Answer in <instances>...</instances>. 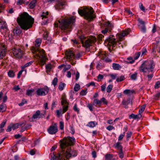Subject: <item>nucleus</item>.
Segmentation results:
<instances>
[{"label": "nucleus", "instance_id": "11", "mask_svg": "<svg viewBox=\"0 0 160 160\" xmlns=\"http://www.w3.org/2000/svg\"><path fill=\"white\" fill-rule=\"evenodd\" d=\"M58 124L54 123L51 125L47 129L48 133L51 135L55 134L58 131Z\"/></svg>", "mask_w": 160, "mask_h": 160}, {"label": "nucleus", "instance_id": "32", "mask_svg": "<svg viewBox=\"0 0 160 160\" xmlns=\"http://www.w3.org/2000/svg\"><path fill=\"white\" fill-rule=\"evenodd\" d=\"M34 89H33L28 90L27 91L26 94L29 96H31L32 95V93L34 92Z\"/></svg>", "mask_w": 160, "mask_h": 160}, {"label": "nucleus", "instance_id": "13", "mask_svg": "<svg viewBox=\"0 0 160 160\" xmlns=\"http://www.w3.org/2000/svg\"><path fill=\"white\" fill-rule=\"evenodd\" d=\"M130 31V29H127L123 31L120 34H117L116 35L117 38L118 39L119 41H122L124 39V37L128 34Z\"/></svg>", "mask_w": 160, "mask_h": 160}, {"label": "nucleus", "instance_id": "16", "mask_svg": "<svg viewBox=\"0 0 160 160\" xmlns=\"http://www.w3.org/2000/svg\"><path fill=\"white\" fill-rule=\"evenodd\" d=\"M50 17V16L49 15L48 12H43L41 16L42 19L43 20V21L42 22V24H46L49 21L48 18Z\"/></svg>", "mask_w": 160, "mask_h": 160}, {"label": "nucleus", "instance_id": "24", "mask_svg": "<svg viewBox=\"0 0 160 160\" xmlns=\"http://www.w3.org/2000/svg\"><path fill=\"white\" fill-rule=\"evenodd\" d=\"M130 102V99L128 98L127 100H123L122 101V104L125 106V107L126 108H128V105Z\"/></svg>", "mask_w": 160, "mask_h": 160}, {"label": "nucleus", "instance_id": "23", "mask_svg": "<svg viewBox=\"0 0 160 160\" xmlns=\"http://www.w3.org/2000/svg\"><path fill=\"white\" fill-rule=\"evenodd\" d=\"M37 1L36 0H32L30 3L29 4L28 6L29 8L31 9H32L34 8L37 3Z\"/></svg>", "mask_w": 160, "mask_h": 160}, {"label": "nucleus", "instance_id": "43", "mask_svg": "<svg viewBox=\"0 0 160 160\" xmlns=\"http://www.w3.org/2000/svg\"><path fill=\"white\" fill-rule=\"evenodd\" d=\"M139 6L141 10L144 12H146L147 10H146L145 8L143 6V4L142 3H139Z\"/></svg>", "mask_w": 160, "mask_h": 160}, {"label": "nucleus", "instance_id": "64", "mask_svg": "<svg viewBox=\"0 0 160 160\" xmlns=\"http://www.w3.org/2000/svg\"><path fill=\"white\" fill-rule=\"evenodd\" d=\"M13 89L15 90V91H17L20 89L19 86H15L13 88Z\"/></svg>", "mask_w": 160, "mask_h": 160}, {"label": "nucleus", "instance_id": "44", "mask_svg": "<svg viewBox=\"0 0 160 160\" xmlns=\"http://www.w3.org/2000/svg\"><path fill=\"white\" fill-rule=\"evenodd\" d=\"M124 79V77L123 76H121L119 78H118L116 79V81L118 82L122 81Z\"/></svg>", "mask_w": 160, "mask_h": 160}, {"label": "nucleus", "instance_id": "47", "mask_svg": "<svg viewBox=\"0 0 160 160\" xmlns=\"http://www.w3.org/2000/svg\"><path fill=\"white\" fill-rule=\"evenodd\" d=\"M65 84L64 83H62L59 85L58 88L61 91L62 90L64 87H65Z\"/></svg>", "mask_w": 160, "mask_h": 160}, {"label": "nucleus", "instance_id": "21", "mask_svg": "<svg viewBox=\"0 0 160 160\" xmlns=\"http://www.w3.org/2000/svg\"><path fill=\"white\" fill-rule=\"evenodd\" d=\"M135 92L134 90H130L127 89L124 90L123 92V93L126 95H127L129 96H131L133 93H134Z\"/></svg>", "mask_w": 160, "mask_h": 160}, {"label": "nucleus", "instance_id": "10", "mask_svg": "<svg viewBox=\"0 0 160 160\" xmlns=\"http://www.w3.org/2000/svg\"><path fill=\"white\" fill-rule=\"evenodd\" d=\"M49 90L47 86L40 88L37 89L36 93L38 96H45L48 93Z\"/></svg>", "mask_w": 160, "mask_h": 160}, {"label": "nucleus", "instance_id": "57", "mask_svg": "<svg viewBox=\"0 0 160 160\" xmlns=\"http://www.w3.org/2000/svg\"><path fill=\"white\" fill-rule=\"evenodd\" d=\"M119 157L122 158L123 157V154L122 152V150H120L119 152Z\"/></svg>", "mask_w": 160, "mask_h": 160}, {"label": "nucleus", "instance_id": "9", "mask_svg": "<svg viewBox=\"0 0 160 160\" xmlns=\"http://www.w3.org/2000/svg\"><path fill=\"white\" fill-rule=\"evenodd\" d=\"M105 40L106 42L108 43V45L112 47V48L115 47L117 44V43H118L119 44H120L119 42H117V41L113 35L109 36V37L106 39Z\"/></svg>", "mask_w": 160, "mask_h": 160}, {"label": "nucleus", "instance_id": "14", "mask_svg": "<svg viewBox=\"0 0 160 160\" xmlns=\"http://www.w3.org/2000/svg\"><path fill=\"white\" fill-rule=\"evenodd\" d=\"M105 29L101 32L104 34H105L108 32H110L113 28V25L109 22H106L104 24Z\"/></svg>", "mask_w": 160, "mask_h": 160}, {"label": "nucleus", "instance_id": "26", "mask_svg": "<svg viewBox=\"0 0 160 160\" xmlns=\"http://www.w3.org/2000/svg\"><path fill=\"white\" fill-rule=\"evenodd\" d=\"M93 104L95 105L96 106H98V107H100L101 105L100 100L97 99H94L93 101Z\"/></svg>", "mask_w": 160, "mask_h": 160}, {"label": "nucleus", "instance_id": "18", "mask_svg": "<svg viewBox=\"0 0 160 160\" xmlns=\"http://www.w3.org/2000/svg\"><path fill=\"white\" fill-rule=\"evenodd\" d=\"M66 55L68 59H72L74 58L73 52L70 49L67 50L66 52Z\"/></svg>", "mask_w": 160, "mask_h": 160}, {"label": "nucleus", "instance_id": "42", "mask_svg": "<svg viewBox=\"0 0 160 160\" xmlns=\"http://www.w3.org/2000/svg\"><path fill=\"white\" fill-rule=\"evenodd\" d=\"M97 38L100 41L104 40V36L102 35V34H100L99 35L97 36Z\"/></svg>", "mask_w": 160, "mask_h": 160}, {"label": "nucleus", "instance_id": "58", "mask_svg": "<svg viewBox=\"0 0 160 160\" xmlns=\"http://www.w3.org/2000/svg\"><path fill=\"white\" fill-rule=\"evenodd\" d=\"M112 79H115L117 77V75L116 74H110L109 75Z\"/></svg>", "mask_w": 160, "mask_h": 160}, {"label": "nucleus", "instance_id": "37", "mask_svg": "<svg viewBox=\"0 0 160 160\" xmlns=\"http://www.w3.org/2000/svg\"><path fill=\"white\" fill-rule=\"evenodd\" d=\"M139 27L142 32H146V28L145 25H139Z\"/></svg>", "mask_w": 160, "mask_h": 160}, {"label": "nucleus", "instance_id": "7", "mask_svg": "<svg viewBox=\"0 0 160 160\" xmlns=\"http://www.w3.org/2000/svg\"><path fill=\"white\" fill-rule=\"evenodd\" d=\"M155 65L153 61H145L142 63L140 67V71L144 73L152 72L154 68Z\"/></svg>", "mask_w": 160, "mask_h": 160}, {"label": "nucleus", "instance_id": "45", "mask_svg": "<svg viewBox=\"0 0 160 160\" xmlns=\"http://www.w3.org/2000/svg\"><path fill=\"white\" fill-rule=\"evenodd\" d=\"M71 68V66L70 65H68L67 66H66L65 67L63 68L62 72H64L68 70L69 69Z\"/></svg>", "mask_w": 160, "mask_h": 160}, {"label": "nucleus", "instance_id": "1", "mask_svg": "<svg viewBox=\"0 0 160 160\" xmlns=\"http://www.w3.org/2000/svg\"><path fill=\"white\" fill-rule=\"evenodd\" d=\"M42 40L40 38H37L35 42L34 46H32L31 50L32 52L35 54V57L38 59V63L41 65H43L45 63L46 60L48 59L46 58L45 51L42 49H38V47H39L41 43Z\"/></svg>", "mask_w": 160, "mask_h": 160}, {"label": "nucleus", "instance_id": "39", "mask_svg": "<svg viewBox=\"0 0 160 160\" xmlns=\"http://www.w3.org/2000/svg\"><path fill=\"white\" fill-rule=\"evenodd\" d=\"M145 104L143 105L139 110V113L141 114L144 110L146 107Z\"/></svg>", "mask_w": 160, "mask_h": 160}, {"label": "nucleus", "instance_id": "19", "mask_svg": "<svg viewBox=\"0 0 160 160\" xmlns=\"http://www.w3.org/2000/svg\"><path fill=\"white\" fill-rule=\"evenodd\" d=\"M26 124L25 122L17 123L14 124L11 123L10 124L12 127V128L14 130L19 127V126H24Z\"/></svg>", "mask_w": 160, "mask_h": 160}, {"label": "nucleus", "instance_id": "34", "mask_svg": "<svg viewBox=\"0 0 160 160\" xmlns=\"http://www.w3.org/2000/svg\"><path fill=\"white\" fill-rule=\"evenodd\" d=\"M33 61H30L27 63H26V64L24 65L23 66H22L21 67V69H24L25 68L28 67V66H30L31 65V64L33 63Z\"/></svg>", "mask_w": 160, "mask_h": 160}, {"label": "nucleus", "instance_id": "51", "mask_svg": "<svg viewBox=\"0 0 160 160\" xmlns=\"http://www.w3.org/2000/svg\"><path fill=\"white\" fill-rule=\"evenodd\" d=\"M63 106V113H64L66 112L67 111L68 108V105Z\"/></svg>", "mask_w": 160, "mask_h": 160}, {"label": "nucleus", "instance_id": "30", "mask_svg": "<svg viewBox=\"0 0 160 160\" xmlns=\"http://www.w3.org/2000/svg\"><path fill=\"white\" fill-rule=\"evenodd\" d=\"M115 148L119 150H122V147L121 144V143L119 142H117L115 145Z\"/></svg>", "mask_w": 160, "mask_h": 160}, {"label": "nucleus", "instance_id": "22", "mask_svg": "<svg viewBox=\"0 0 160 160\" xmlns=\"http://www.w3.org/2000/svg\"><path fill=\"white\" fill-rule=\"evenodd\" d=\"M68 103L67 101L66 96L65 95H63L62 97L61 104L62 105H68Z\"/></svg>", "mask_w": 160, "mask_h": 160}, {"label": "nucleus", "instance_id": "29", "mask_svg": "<svg viewBox=\"0 0 160 160\" xmlns=\"http://www.w3.org/2000/svg\"><path fill=\"white\" fill-rule=\"evenodd\" d=\"M48 33L47 32H45L43 34V38L44 39L48 40V41H50L51 42V38L48 37Z\"/></svg>", "mask_w": 160, "mask_h": 160}, {"label": "nucleus", "instance_id": "50", "mask_svg": "<svg viewBox=\"0 0 160 160\" xmlns=\"http://www.w3.org/2000/svg\"><path fill=\"white\" fill-rule=\"evenodd\" d=\"M26 0H18L17 2V4L21 5L25 3Z\"/></svg>", "mask_w": 160, "mask_h": 160}, {"label": "nucleus", "instance_id": "8", "mask_svg": "<svg viewBox=\"0 0 160 160\" xmlns=\"http://www.w3.org/2000/svg\"><path fill=\"white\" fill-rule=\"evenodd\" d=\"M83 47L86 48H89L92 44L96 41V38L94 37L91 36L89 38H87L83 35H81L79 37Z\"/></svg>", "mask_w": 160, "mask_h": 160}, {"label": "nucleus", "instance_id": "53", "mask_svg": "<svg viewBox=\"0 0 160 160\" xmlns=\"http://www.w3.org/2000/svg\"><path fill=\"white\" fill-rule=\"evenodd\" d=\"M87 92L86 90H82L80 92V95L81 96H84L87 94Z\"/></svg>", "mask_w": 160, "mask_h": 160}, {"label": "nucleus", "instance_id": "12", "mask_svg": "<svg viewBox=\"0 0 160 160\" xmlns=\"http://www.w3.org/2000/svg\"><path fill=\"white\" fill-rule=\"evenodd\" d=\"M42 116H44V115L41 113L40 110H38L32 115V117L29 120L31 122H34L42 118Z\"/></svg>", "mask_w": 160, "mask_h": 160}, {"label": "nucleus", "instance_id": "54", "mask_svg": "<svg viewBox=\"0 0 160 160\" xmlns=\"http://www.w3.org/2000/svg\"><path fill=\"white\" fill-rule=\"evenodd\" d=\"M124 136H125V132H124L123 134H121L119 135V136L118 137V141L122 140V139L123 137H124Z\"/></svg>", "mask_w": 160, "mask_h": 160}, {"label": "nucleus", "instance_id": "62", "mask_svg": "<svg viewBox=\"0 0 160 160\" xmlns=\"http://www.w3.org/2000/svg\"><path fill=\"white\" fill-rule=\"evenodd\" d=\"M160 97V92L157 93L154 96V98L156 100L158 99Z\"/></svg>", "mask_w": 160, "mask_h": 160}, {"label": "nucleus", "instance_id": "49", "mask_svg": "<svg viewBox=\"0 0 160 160\" xmlns=\"http://www.w3.org/2000/svg\"><path fill=\"white\" fill-rule=\"evenodd\" d=\"M64 124L62 121H60L59 122L60 129L61 130H63L64 129Z\"/></svg>", "mask_w": 160, "mask_h": 160}, {"label": "nucleus", "instance_id": "46", "mask_svg": "<svg viewBox=\"0 0 160 160\" xmlns=\"http://www.w3.org/2000/svg\"><path fill=\"white\" fill-rule=\"evenodd\" d=\"M100 101L101 103L102 102H103L104 104L107 105L108 103V102L107 101V100H106L105 98H102L101 99Z\"/></svg>", "mask_w": 160, "mask_h": 160}, {"label": "nucleus", "instance_id": "61", "mask_svg": "<svg viewBox=\"0 0 160 160\" xmlns=\"http://www.w3.org/2000/svg\"><path fill=\"white\" fill-rule=\"evenodd\" d=\"M114 128V127L111 125H109L106 128V129L109 131H111Z\"/></svg>", "mask_w": 160, "mask_h": 160}, {"label": "nucleus", "instance_id": "33", "mask_svg": "<svg viewBox=\"0 0 160 160\" xmlns=\"http://www.w3.org/2000/svg\"><path fill=\"white\" fill-rule=\"evenodd\" d=\"M8 75L9 77L13 78L15 76L14 72L12 70H10L8 72Z\"/></svg>", "mask_w": 160, "mask_h": 160}, {"label": "nucleus", "instance_id": "28", "mask_svg": "<svg viewBox=\"0 0 160 160\" xmlns=\"http://www.w3.org/2000/svg\"><path fill=\"white\" fill-rule=\"evenodd\" d=\"M113 155L112 154H110L109 153H107L105 156V160H111L112 159Z\"/></svg>", "mask_w": 160, "mask_h": 160}, {"label": "nucleus", "instance_id": "35", "mask_svg": "<svg viewBox=\"0 0 160 160\" xmlns=\"http://www.w3.org/2000/svg\"><path fill=\"white\" fill-rule=\"evenodd\" d=\"M138 73L137 72L134 73L130 76L131 78L133 80H136L137 78Z\"/></svg>", "mask_w": 160, "mask_h": 160}, {"label": "nucleus", "instance_id": "38", "mask_svg": "<svg viewBox=\"0 0 160 160\" xmlns=\"http://www.w3.org/2000/svg\"><path fill=\"white\" fill-rule=\"evenodd\" d=\"M6 54V50L4 49L2 51H0V58L2 59L4 56H5Z\"/></svg>", "mask_w": 160, "mask_h": 160}, {"label": "nucleus", "instance_id": "63", "mask_svg": "<svg viewBox=\"0 0 160 160\" xmlns=\"http://www.w3.org/2000/svg\"><path fill=\"white\" fill-rule=\"evenodd\" d=\"M106 89V84H103L101 87V90L103 92L105 91Z\"/></svg>", "mask_w": 160, "mask_h": 160}, {"label": "nucleus", "instance_id": "55", "mask_svg": "<svg viewBox=\"0 0 160 160\" xmlns=\"http://www.w3.org/2000/svg\"><path fill=\"white\" fill-rule=\"evenodd\" d=\"M160 86V82L159 81H158L156 83L155 85L154 86L155 88H158Z\"/></svg>", "mask_w": 160, "mask_h": 160}, {"label": "nucleus", "instance_id": "59", "mask_svg": "<svg viewBox=\"0 0 160 160\" xmlns=\"http://www.w3.org/2000/svg\"><path fill=\"white\" fill-rule=\"evenodd\" d=\"M22 69V70L21 71H19V72H18V73L17 78H20V76L21 75V74H22V72L24 70V69Z\"/></svg>", "mask_w": 160, "mask_h": 160}, {"label": "nucleus", "instance_id": "48", "mask_svg": "<svg viewBox=\"0 0 160 160\" xmlns=\"http://www.w3.org/2000/svg\"><path fill=\"white\" fill-rule=\"evenodd\" d=\"M132 132L131 131H128L126 135L127 140L128 141L129 139V138H130L132 134Z\"/></svg>", "mask_w": 160, "mask_h": 160}, {"label": "nucleus", "instance_id": "40", "mask_svg": "<svg viewBox=\"0 0 160 160\" xmlns=\"http://www.w3.org/2000/svg\"><path fill=\"white\" fill-rule=\"evenodd\" d=\"M113 88V85L111 84L109 85L107 88L106 90L108 92H110Z\"/></svg>", "mask_w": 160, "mask_h": 160}, {"label": "nucleus", "instance_id": "5", "mask_svg": "<svg viewBox=\"0 0 160 160\" xmlns=\"http://www.w3.org/2000/svg\"><path fill=\"white\" fill-rule=\"evenodd\" d=\"M79 14L81 16L89 20H91L95 18V16L93 14L94 11L91 7H84L79 8L78 10Z\"/></svg>", "mask_w": 160, "mask_h": 160}, {"label": "nucleus", "instance_id": "15", "mask_svg": "<svg viewBox=\"0 0 160 160\" xmlns=\"http://www.w3.org/2000/svg\"><path fill=\"white\" fill-rule=\"evenodd\" d=\"M12 52L14 56L18 58H21L23 54V52L18 48H13Z\"/></svg>", "mask_w": 160, "mask_h": 160}, {"label": "nucleus", "instance_id": "31", "mask_svg": "<svg viewBox=\"0 0 160 160\" xmlns=\"http://www.w3.org/2000/svg\"><path fill=\"white\" fill-rule=\"evenodd\" d=\"M96 122H95L91 121L88 123V126L91 128H93L96 126Z\"/></svg>", "mask_w": 160, "mask_h": 160}, {"label": "nucleus", "instance_id": "52", "mask_svg": "<svg viewBox=\"0 0 160 160\" xmlns=\"http://www.w3.org/2000/svg\"><path fill=\"white\" fill-rule=\"evenodd\" d=\"M58 80L57 78H54L52 81V84L54 86H55L57 84Z\"/></svg>", "mask_w": 160, "mask_h": 160}, {"label": "nucleus", "instance_id": "41", "mask_svg": "<svg viewBox=\"0 0 160 160\" xmlns=\"http://www.w3.org/2000/svg\"><path fill=\"white\" fill-rule=\"evenodd\" d=\"M80 88V86L79 84L76 83L74 87V90L75 92L78 91Z\"/></svg>", "mask_w": 160, "mask_h": 160}, {"label": "nucleus", "instance_id": "36", "mask_svg": "<svg viewBox=\"0 0 160 160\" xmlns=\"http://www.w3.org/2000/svg\"><path fill=\"white\" fill-rule=\"evenodd\" d=\"M52 68V65L51 64H48L46 66V69L47 71L50 72Z\"/></svg>", "mask_w": 160, "mask_h": 160}, {"label": "nucleus", "instance_id": "56", "mask_svg": "<svg viewBox=\"0 0 160 160\" xmlns=\"http://www.w3.org/2000/svg\"><path fill=\"white\" fill-rule=\"evenodd\" d=\"M140 52L141 53H142V55H144L147 52L146 48H143Z\"/></svg>", "mask_w": 160, "mask_h": 160}, {"label": "nucleus", "instance_id": "25", "mask_svg": "<svg viewBox=\"0 0 160 160\" xmlns=\"http://www.w3.org/2000/svg\"><path fill=\"white\" fill-rule=\"evenodd\" d=\"M7 122L6 119L4 120L0 125V133L4 131L3 128L5 126Z\"/></svg>", "mask_w": 160, "mask_h": 160}, {"label": "nucleus", "instance_id": "27", "mask_svg": "<svg viewBox=\"0 0 160 160\" xmlns=\"http://www.w3.org/2000/svg\"><path fill=\"white\" fill-rule=\"evenodd\" d=\"M114 70H118L121 68V66L118 64L113 63L112 66Z\"/></svg>", "mask_w": 160, "mask_h": 160}, {"label": "nucleus", "instance_id": "3", "mask_svg": "<svg viewBox=\"0 0 160 160\" xmlns=\"http://www.w3.org/2000/svg\"><path fill=\"white\" fill-rule=\"evenodd\" d=\"M75 21V18L70 17L62 20L61 21L59 20H58L57 22H55V26L56 27L59 26L60 28L64 30L65 32H69L71 31Z\"/></svg>", "mask_w": 160, "mask_h": 160}, {"label": "nucleus", "instance_id": "2", "mask_svg": "<svg viewBox=\"0 0 160 160\" xmlns=\"http://www.w3.org/2000/svg\"><path fill=\"white\" fill-rule=\"evenodd\" d=\"M33 21L34 19L26 12L22 14L20 17L17 19V22L21 28L24 30H27L31 28Z\"/></svg>", "mask_w": 160, "mask_h": 160}, {"label": "nucleus", "instance_id": "4", "mask_svg": "<svg viewBox=\"0 0 160 160\" xmlns=\"http://www.w3.org/2000/svg\"><path fill=\"white\" fill-rule=\"evenodd\" d=\"M77 155L76 150H71L70 148L68 149L65 152L62 151L58 154L57 156L54 154L51 155V160H69L72 157H75Z\"/></svg>", "mask_w": 160, "mask_h": 160}, {"label": "nucleus", "instance_id": "17", "mask_svg": "<svg viewBox=\"0 0 160 160\" xmlns=\"http://www.w3.org/2000/svg\"><path fill=\"white\" fill-rule=\"evenodd\" d=\"M65 7V2H58L55 6V9L58 10L63 9Z\"/></svg>", "mask_w": 160, "mask_h": 160}, {"label": "nucleus", "instance_id": "6", "mask_svg": "<svg viewBox=\"0 0 160 160\" xmlns=\"http://www.w3.org/2000/svg\"><path fill=\"white\" fill-rule=\"evenodd\" d=\"M60 148L63 151L65 152L64 150L66 148H67L66 150L68 148L72 151L74 150L69 148V147L73 146L76 142L75 139L73 137H65L60 141Z\"/></svg>", "mask_w": 160, "mask_h": 160}, {"label": "nucleus", "instance_id": "60", "mask_svg": "<svg viewBox=\"0 0 160 160\" xmlns=\"http://www.w3.org/2000/svg\"><path fill=\"white\" fill-rule=\"evenodd\" d=\"M73 109L76 112H79V109L78 108L77 105L76 104H75L73 107Z\"/></svg>", "mask_w": 160, "mask_h": 160}, {"label": "nucleus", "instance_id": "20", "mask_svg": "<svg viewBox=\"0 0 160 160\" xmlns=\"http://www.w3.org/2000/svg\"><path fill=\"white\" fill-rule=\"evenodd\" d=\"M0 28L2 29L8 30V28L7 23L4 21H1L0 22Z\"/></svg>", "mask_w": 160, "mask_h": 160}]
</instances>
